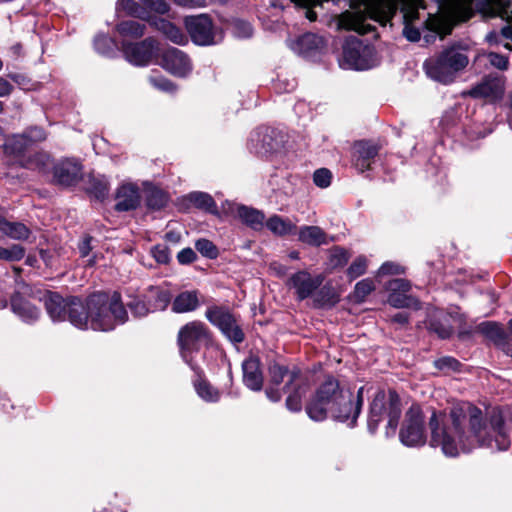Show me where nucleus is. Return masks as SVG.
Returning <instances> with one entry per match:
<instances>
[{"label":"nucleus","mask_w":512,"mask_h":512,"mask_svg":"<svg viewBox=\"0 0 512 512\" xmlns=\"http://www.w3.org/2000/svg\"><path fill=\"white\" fill-rule=\"evenodd\" d=\"M430 446L440 447L443 454L456 457L477 445L505 451L511 445L512 408H493L488 423L482 411L469 402L452 406L449 416L433 411L429 418Z\"/></svg>","instance_id":"f257e3e1"},{"label":"nucleus","mask_w":512,"mask_h":512,"mask_svg":"<svg viewBox=\"0 0 512 512\" xmlns=\"http://www.w3.org/2000/svg\"><path fill=\"white\" fill-rule=\"evenodd\" d=\"M44 302L47 313L54 322L68 319L80 329L110 331L127 320V311L118 292L111 296L103 292L94 293L85 303L77 297L65 299L58 293L49 292Z\"/></svg>","instance_id":"f03ea898"},{"label":"nucleus","mask_w":512,"mask_h":512,"mask_svg":"<svg viewBox=\"0 0 512 512\" xmlns=\"http://www.w3.org/2000/svg\"><path fill=\"white\" fill-rule=\"evenodd\" d=\"M356 386H319L306 406V412L313 421H323L328 415L339 422H348L353 427L363 403V387L355 392Z\"/></svg>","instance_id":"7ed1b4c3"},{"label":"nucleus","mask_w":512,"mask_h":512,"mask_svg":"<svg viewBox=\"0 0 512 512\" xmlns=\"http://www.w3.org/2000/svg\"><path fill=\"white\" fill-rule=\"evenodd\" d=\"M402 413V402L396 390L388 388H378L373 395L370 404L368 417V429L371 433H375L380 422L384 417L388 418L386 426V435L395 434L398 427L399 419Z\"/></svg>","instance_id":"20e7f679"},{"label":"nucleus","mask_w":512,"mask_h":512,"mask_svg":"<svg viewBox=\"0 0 512 512\" xmlns=\"http://www.w3.org/2000/svg\"><path fill=\"white\" fill-rule=\"evenodd\" d=\"M469 58L460 45H452L443 49L438 55L424 62L426 74L431 79L449 84L460 71L466 68Z\"/></svg>","instance_id":"39448f33"},{"label":"nucleus","mask_w":512,"mask_h":512,"mask_svg":"<svg viewBox=\"0 0 512 512\" xmlns=\"http://www.w3.org/2000/svg\"><path fill=\"white\" fill-rule=\"evenodd\" d=\"M339 63L344 69L368 70L376 65L374 48L357 38L347 39Z\"/></svg>","instance_id":"423d86ee"},{"label":"nucleus","mask_w":512,"mask_h":512,"mask_svg":"<svg viewBox=\"0 0 512 512\" xmlns=\"http://www.w3.org/2000/svg\"><path fill=\"white\" fill-rule=\"evenodd\" d=\"M361 1L363 2L364 9L354 12H344L340 17L339 24L346 30H353L359 34L364 35L374 30V27L366 22L367 19L382 21L384 15L380 10L376 0Z\"/></svg>","instance_id":"0eeeda50"},{"label":"nucleus","mask_w":512,"mask_h":512,"mask_svg":"<svg viewBox=\"0 0 512 512\" xmlns=\"http://www.w3.org/2000/svg\"><path fill=\"white\" fill-rule=\"evenodd\" d=\"M399 438L407 447H420L426 443L425 422L419 405H411L406 412Z\"/></svg>","instance_id":"6e6552de"},{"label":"nucleus","mask_w":512,"mask_h":512,"mask_svg":"<svg viewBox=\"0 0 512 512\" xmlns=\"http://www.w3.org/2000/svg\"><path fill=\"white\" fill-rule=\"evenodd\" d=\"M210 339L207 326L201 321H191L180 328L178 332V345L182 357L188 362L192 353L200 350L201 346Z\"/></svg>","instance_id":"1a4fd4ad"},{"label":"nucleus","mask_w":512,"mask_h":512,"mask_svg":"<svg viewBox=\"0 0 512 512\" xmlns=\"http://www.w3.org/2000/svg\"><path fill=\"white\" fill-rule=\"evenodd\" d=\"M206 319L216 326L230 341L241 343L245 335L235 316L225 306H210L205 312Z\"/></svg>","instance_id":"9d476101"},{"label":"nucleus","mask_w":512,"mask_h":512,"mask_svg":"<svg viewBox=\"0 0 512 512\" xmlns=\"http://www.w3.org/2000/svg\"><path fill=\"white\" fill-rule=\"evenodd\" d=\"M122 50L128 62L136 66H145L154 57L157 51V44L152 38H146L138 43L123 41Z\"/></svg>","instance_id":"9b49d317"},{"label":"nucleus","mask_w":512,"mask_h":512,"mask_svg":"<svg viewBox=\"0 0 512 512\" xmlns=\"http://www.w3.org/2000/svg\"><path fill=\"white\" fill-rule=\"evenodd\" d=\"M323 276H312L307 271H298L294 273L287 282V285L294 289L298 301H303L313 297L316 290L322 285Z\"/></svg>","instance_id":"f8f14e48"},{"label":"nucleus","mask_w":512,"mask_h":512,"mask_svg":"<svg viewBox=\"0 0 512 512\" xmlns=\"http://www.w3.org/2000/svg\"><path fill=\"white\" fill-rule=\"evenodd\" d=\"M185 26L196 44L209 45L213 43V25L207 15L188 16L185 18Z\"/></svg>","instance_id":"ddd939ff"},{"label":"nucleus","mask_w":512,"mask_h":512,"mask_svg":"<svg viewBox=\"0 0 512 512\" xmlns=\"http://www.w3.org/2000/svg\"><path fill=\"white\" fill-rule=\"evenodd\" d=\"M255 392L263 391L266 397L272 401L277 402L281 399L283 393H288L286 399V407L292 412H298L302 408V398L305 395V386H295L290 392L282 391L279 386H249Z\"/></svg>","instance_id":"4468645a"},{"label":"nucleus","mask_w":512,"mask_h":512,"mask_svg":"<svg viewBox=\"0 0 512 512\" xmlns=\"http://www.w3.org/2000/svg\"><path fill=\"white\" fill-rule=\"evenodd\" d=\"M250 145L257 154L267 155L276 152L282 141L278 139L275 130L268 127L256 129L250 136Z\"/></svg>","instance_id":"2eb2a0df"},{"label":"nucleus","mask_w":512,"mask_h":512,"mask_svg":"<svg viewBox=\"0 0 512 512\" xmlns=\"http://www.w3.org/2000/svg\"><path fill=\"white\" fill-rule=\"evenodd\" d=\"M162 66L165 70L178 77H186L192 71L189 57L178 48H168L164 51Z\"/></svg>","instance_id":"dca6fc26"},{"label":"nucleus","mask_w":512,"mask_h":512,"mask_svg":"<svg viewBox=\"0 0 512 512\" xmlns=\"http://www.w3.org/2000/svg\"><path fill=\"white\" fill-rule=\"evenodd\" d=\"M81 164L75 159H65L53 167L54 181L65 187L75 185L81 178Z\"/></svg>","instance_id":"f3484780"},{"label":"nucleus","mask_w":512,"mask_h":512,"mask_svg":"<svg viewBox=\"0 0 512 512\" xmlns=\"http://www.w3.org/2000/svg\"><path fill=\"white\" fill-rule=\"evenodd\" d=\"M380 147L372 141L361 140L353 147V164L355 168L363 173L371 168L375 157L379 153Z\"/></svg>","instance_id":"a211bd4d"},{"label":"nucleus","mask_w":512,"mask_h":512,"mask_svg":"<svg viewBox=\"0 0 512 512\" xmlns=\"http://www.w3.org/2000/svg\"><path fill=\"white\" fill-rule=\"evenodd\" d=\"M140 198V191L136 184L124 183L116 191L115 210L118 212L135 210L140 205Z\"/></svg>","instance_id":"6ab92c4d"},{"label":"nucleus","mask_w":512,"mask_h":512,"mask_svg":"<svg viewBox=\"0 0 512 512\" xmlns=\"http://www.w3.org/2000/svg\"><path fill=\"white\" fill-rule=\"evenodd\" d=\"M476 331L491 341L502 352L511 343L509 333L503 325L495 321H484L477 325Z\"/></svg>","instance_id":"aec40b11"},{"label":"nucleus","mask_w":512,"mask_h":512,"mask_svg":"<svg viewBox=\"0 0 512 512\" xmlns=\"http://www.w3.org/2000/svg\"><path fill=\"white\" fill-rule=\"evenodd\" d=\"M288 46L295 53L310 57L325 47V41L317 34L306 33L295 40H289Z\"/></svg>","instance_id":"412c9836"},{"label":"nucleus","mask_w":512,"mask_h":512,"mask_svg":"<svg viewBox=\"0 0 512 512\" xmlns=\"http://www.w3.org/2000/svg\"><path fill=\"white\" fill-rule=\"evenodd\" d=\"M229 211L255 231L261 230L264 226L265 214L256 208L234 203L230 204Z\"/></svg>","instance_id":"4be33fe9"},{"label":"nucleus","mask_w":512,"mask_h":512,"mask_svg":"<svg viewBox=\"0 0 512 512\" xmlns=\"http://www.w3.org/2000/svg\"><path fill=\"white\" fill-rule=\"evenodd\" d=\"M11 309L27 323L35 322L41 315L40 309L19 293L14 294L11 298Z\"/></svg>","instance_id":"5701e85b"},{"label":"nucleus","mask_w":512,"mask_h":512,"mask_svg":"<svg viewBox=\"0 0 512 512\" xmlns=\"http://www.w3.org/2000/svg\"><path fill=\"white\" fill-rule=\"evenodd\" d=\"M200 297L198 290L182 291L172 301L171 309L179 314L195 311L201 304Z\"/></svg>","instance_id":"b1692460"},{"label":"nucleus","mask_w":512,"mask_h":512,"mask_svg":"<svg viewBox=\"0 0 512 512\" xmlns=\"http://www.w3.org/2000/svg\"><path fill=\"white\" fill-rule=\"evenodd\" d=\"M152 312L163 311L171 303L172 294L169 289L161 286H151L145 294Z\"/></svg>","instance_id":"393cba45"},{"label":"nucleus","mask_w":512,"mask_h":512,"mask_svg":"<svg viewBox=\"0 0 512 512\" xmlns=\"http://www.w3.org/2000/svg\"><path fill=\"white\" fill-rule=\"evenodd\" d=\"M299 240L310 246H321L327 244V235L318 226H302L298 232Z\"/></svg>","instance_id":"a878e982"},{"label":"nucleus","mask_w":512,"mask_h":512,"mask_svg":"<svg viewBox=\"0 0 512 512\" xmlns=\"http://www.w3.org/2000/svg\"><path fill=\"white\" fill-rule=\"evenodd\" d=\"M502 94V88L497 80L485 79L470 91L475 98H497Z\"/></svg>","instance_id":"bb28decb"},{"label":"nucleus","mask_w":512,"mask_h":512,"mask_svg":"<svg viewBox=\"0 0 512 512\" xmlns=\"http://www.w3.org/2000/svg\"><path fill=\"white\" fill-rule=\"evenodd\" d=\"M152 24L157 30L161 31L172 42L182 45L186 43L187 38L180 28L173 23L163 19H155Z\"/></svg>","instance_id":"cd10ccee"},{"label":"nucleus","mask_w":512,"mask_h":512,"mask_svg":"<svg viewBox=\"0 0 512 512\" xmlns=\"http://www.w3.org/2000/svg\"><path fill=\"white\" fill-rule=\"evenodd\" d=\"M0 231L14 240H26L31 233L24 224L11 222L3 217H0Z\"/></svg>","instance_id":"c85d7f7f"},{"label":"nucleus","mask_w":512,"mask_h":512,"mask_svg":"<svg viewBox=\"0 0 512 512\" xmlns=\"http://www.w3.org/2000/svg\"><path fill=\"white\" fill-rule=\"evenodd\" d=\"M243 379L247 384H261L262 373L258 357L250 356L242 363Z\"/></svg>","instance_id":"c756f323"},{"label":"nucleus","mask_w":512,"mask_h":512,"mask_svg":"<svg viewBox=\"0 0 512 512\" xmlns=\"http://www.w3.org/2000/svg\"><path fill=\"white\" fill-rule=\"evenodd\" d=\"M269 373L273 384H280L284 382L286 377L288 378L286 384H292L297 380L299 371H290L284 364L273 362L269 366Z\"/></svg>","instance_id":"7c9ffc66"},{"label":"nucleus","mask_w":512,"mask_h":512,"mask_svg":"<svg viewBox=\"0 0 512 512\" xmlns=\"http://www.w3.org/2000/svg\"><path fill=\"white\" fill-rule=\"evenodd\" d=\"M266 227L275 235L285 236L292 234L296 230V225L289 219L282 218L278 215L271 216L266 221Z\"/></svg>","instance_id":"2f4dec72"},{"label":"nucleus","mask_w":512,"mask_h":512,"mask_svg":"<svg viewBox=\"0 0 512 512\" xmlns=\"http://www.w3.org/2000/svg\"><path fill=\"white\" fill-rule=\"evenodd\" d=\"M145 200L148 208L160 210L168 203V195L158 187L150 186L145 190Z\"/></svg>","instance_id":"473e14b6"},{"label":"nucleus","mask_w":512,"mask_h":512,"mask_svg":"<svg viewBox=\"0 0 512 512\" xmlns=\"http://www.w3.org/2000/svg\"><path fill=\"white\" fill-rule=\"evenodd\" d=\"M116 30L124 38L137 39L144 35L145 25L136 20H127L118 23Z\"/></svg>","instance_id":"72a5a7b5"},{"label":"nucleus","mask_w":512,"mask_h":512,"mask_svg":"<svg viewBox=\"0 0 512 512\" xmlns=\"http://www.w3.org/2000/svg\"><path fill=\"white\" fill-rule=\"evenodd\" d=\"M313 302L318 308L332 307L338 302V296L332 287L325 285L315 291Z\"/></svg>","instance_id":"f704fd0d"},{"label":"nucleus","mask_w":512,"mask_h":512,"mask_svg":"<svg viewBox=\"0 0 512 512\" xmlns=\"http://www.w3.org/2000/svg\"><path fill=\"white\" fill-rule=\"evenodd\" d=\"M87 192L97 200H104L109 193V183L103 176L91 177L87 186Z\"/></svg>","instance_id":"c9c22d12"},{"label":"nucleus","mask_w":512,"mask_h":512,"mask_svg":"<svg viewBox=\"0 0 512 512\" xmlns=\"http://www.w3.org/2000/svg\"><path fill=\"white\" fill-rule=\"evenodd\" d=\"M188 200L199 209H203L210 213L216 212V203L208 193L192 192L188 195Z\"/></svg>","instance_id":"e433bc0d"},{"label":"nucleus","mask_w":512,"mask_h":512,"mask_svg":"<svg viewBox=\"0 0 512 512\" xmlns=\"http://www.w3.org/2000/svg\"><path fill=\"white\" fill-rule=\"evenodd\" d=\"M387 301L394 308H420L419 301L407 293H389Z\"/></svg>","instance_id":"4c0bfd02"},{"label":"nucleus","mask_w":512,"mask_h":512,"mask_svg":"<svg viewBox=\"0 0 512 512\" xmlns=\"http://www.w3.org/2000/svg\"><path fill=\"white\" fill-rule=\"evenodd\" d=\"M30 146L24 133L16 134L10 137L4 144L5 153L10 155H20Z\"/></svg>","instance_id":"58836bf2"},{"label":"nucleus","mask_w":512,"mask_h":512,"mask_svg":"<svg viewBox=\"0 0 512 512\" xmlns=\"http://www.w3.org/2000/svg\"><path fill=\"white\" fill-rule=\"evenodd\" d=\"M95 50L106 57H112L117 50V43L109 36L100 34L94 39Z\"/></svg>","instance_id":"ea45409f"},{"label":"nucleus","mask_w":512,"mask_h":512,"mask_svg":"<svg viewBox=\"0 0 512 512\" xmlns=\"http://www.w3.org/2000/svg\"><path fill=\"white\" fill-rule=\"evenodd\" d=\"M429 329L442 339L449 338L453 333V327L449 324L447 316L431 320L429 322Z\"/></svg>","instance_id":"a19ab883"},{"label":"nucleus","mask_w":512,"mask_h":512,"mask_svg":"<svg viewBox=\"0 0 512 512\" xmlns=\"http://www.w3.org/2000/svg\"><path fill=\"white\" fill-rule=\"evenodd\" d=\"M25 255V249L18 244L5 248L0 246V259L6 261H19Z\"/></svg>","instance_id":"79ce46f5"},{"label":"nucleus","mask_w":512,"mask_h":512,"mask_svg":"<svg viewBox=\"0 0 512 512\" xmlns=\"http://www.w3.org/2000/svg\"><path fill=\"white\" fill-rule=\"evenodd\" d=\"M127 306L136 317H143L152 312L147 300H142L138 297H134L128 301Z\"/></svg>","instance_id":"37998d69"},{"label":"nucleus","mask_w":512,"mask_h":512,"mask_svg":"<svg viewBox=\"0 0 512 512\" xmlns=\"http://www.w3.org/2000/svg\"><path fill=\"white\" fill-rule=\"evenodd\" d=\"M367 269V259L364 256L357 257L347 269V275L350 279H356L363 275Z\"/></svg>","instance_id":"c03bdc74"},{"label":"nucleus","mask_w":512,"mask_h":512,"mask_svg":"<svg viewBox=\"0 0 512 512\" xmlns=\"http://www.w3.org/2000/svg\"><path fill=\"white\" fill-rule=\"evenodd\" d=\"M197 395L206 402L219 400L221 392L215 386H195Z\"/></svg>","instance_id":"a18cd8bd"},{"label":"nucleus","mask_w":512,"mask_h":512,"mask_svg":"<svg viewBox=\"0 0 512 512\" xmlns=\"http://www.w3.org/2000/svg\"><path fill=\"white\" fill-rule=\"evenodd\" d=\"M195 248L203 256L208 257L210 259L216 258L218 255L216 246L208 239L202 238L197 240L195 243Z\"/></svg>","instance_id":"49530a36"},{"label":"nucleus","mask_w":512,"mask_h":512,"mask_svg":"<svg viewBox=\"0 0 512 512\" xmlns=\"http://www.w3.org/2000/svg\"><path fill=\"white\" fill-rule=\"evenodd\" d=\"M374 289L375 286L371 279H363L355 285V297L363 301Z\"/></svg>","instance_id":"de8ad7c7"},{"label":"nucleus","mask_w":512,"mask_h":512,"mask_svg":"<svg viewBox=\"0 0 512 512\" xmlns=\"http://www.w3.org/2000/svg\"><path fill=\"white\" fill-rule=\"evenodd\" d=\"M332 173L327 168L317 169L313 174V182L317 187L327 188L330 186Z\"/></svg>","instance_id":"09e8293b"},{"label":"nucleus","mask_w":512,"mask_h":512,"mask_svg":"<svg viewBox=\"0 0 512 512\" xmlns=\"http://www.w3.org/2000/svg\"><path fill=\"white\" fill-rule=\"evenodd\" d=\"M410 289L411 283L403 278L392 279L386 284V290L389 293H408Z\"/></svg>","instance_id":"8fccbe9b"},{"label":"nucleus","mask_w":512,"mask_h":512,"mask_svg":"<svg viewBox=\"0 0 512 512\" xmlns=\"http://www.w3.org/2000/svg\"><path fill=\"white\" fill-rule=\"evenodd\" d=\"M23 133L30 145L37 142H42L47 138V133L42 127L39 126L29 127Z\"/></svg>","instance_id":"3c124183"},{"label":"nucleus","mask_w":512,"mask_h":512,"mask_svg":"<svg viewBox=\"0 0 512 512\" xmlns=\"http://www.w3.org/2000/svg\"><path fill=\"white\" fill-rule=\"evenodd\" d=\"M117 9L126 12L128 15L141 17V8L134 0H118Z\"/></svg>","instance_id":"603ef678"},{"label":"nucleus","mask_w":512,"mask_h":512,"mask_svg":"<svg viewBox=\"0 0 512 512\" xmlns=\"http://www.w3.org/2000/svg\"><path fill=\"white\" fill-rule=\"evenodd\" d=\"M149 82L155 88L164 92H174L176 90L174 84L162 76L151 75L149 76Z\"/></svg>","instance_id":"864d4df0"},{"label":"nucleus","mask_w":512,"mask_h":512,"mask_svg":"<svg viewBox=\"0 0 512 512\" xmlns=\"http://www.w3.org/2000/svg\"><path fill=\"white\" fill-rule=\"evenodd\" d=\"M439 370L449 372L459 370L460 363L453 357H442L434 362Z\"/></svg>","instance_id":"5fc2aeb1"},{"label":"nucleus","mask_w":512,"mask_h":512,"mask_svg":"<svg viewBox=\"0 0 512 512\" xmlns=\"http://www.w3.org/2000/svg\"><path fill=\"white\" fill-rule=\"evenodd\" d=\"M405 273V268L394 262H385L378 270L379 276L384 275H400Z\"/></svg>","instance_id":"6e6d98bb"},{"label":"nucleus","mask_w":512,"mask_h":512,"mask_svg":"<svg viewBox=\"0 0 512 512\" xmlns=\"http://www.w3.org/2000/svg\"><path fill=\"white\" fill-rule=\"evenodd\" d=\"M154 259L160 264H167L170 261V251L165 245H156L152 249Z\"/></svg>","instance_id":"4d7b16f0"},{"label":"nucleus","mask_w":512,"mask_h":512,"mask_svg":"<svg viewBox=\"0 0 512 512\" xmlns=\"http://www.w3.org/2000/svg\"><path fill=\"white\" fill-rule=\"evenodd\" d=\"M143 4L158 14H165L169 11V5L164 0H140Z\"/></svg>","instance_id":"13d9d810"},{"label":"nucleus","mask_w":512,"mask_h":512,"mask_svg":"<svg viewBox=\"0 0 512 512\" xmlns=\"http://www.w3.org/2000/svg\"><path fill=\"white\" fill-rule=\"evenodd\" d=\"M489 63L499 70H506L508 68V57L499 53L490 52L487 55Z\"/></svg>","instance_id":"bf43d9fd"},{"label":"nucleus","mask_w":512,"mask_h":512,"mask_svg":"<svg viewBox=\"0 0 512 512\" xmlns=\"http://www.w3.org/2000/svg\"><path fill=\"white\" fill-rule=\"evenodd\" d=\"M234 33L238 36V37H242V38H248L252 35L253 33V29H252V26L250 25V23L248 22H245V21H236L234 23Z\"/></svg>","instance_id":"052dcab7"},{"label":"nucleus","mask_w":512,"mask_h":512,"mask_svg":"<svg viewBox=\"0 0 512 512\" xmlns=\"http://www.w3.org/2000/svg\"><path fill=\"white\" fill-rule=\"evenodd\" d=\"M197 259L195 251L191 248H184L177 254V260L180 264L187 265Z\"/></svg>","instance_id":"680f3d73"},{"label":"nucleus","mask_w":512,"mask_h":512,"mask_svg":"<svg viewBox=\"0 0 512 512\" xmlns=\"http://www.w3.org/2000/svg\"><path fill=\"white\" fill-rule=\"evenodd\" d=\"M8 77L16 83L21 89H26L30 80L24 74L10 73Z\"/></svg>","instance_id":"e2e57ef3"},{"label":"nucleus","mask_w":512,"mask_h":512,"mask_svg":"<svg viewBox=\"0 0 512 512\" xmlns=\"http://www.w3.org/2000/svg\"><path fill=\"white\" fill-rule=\"evenodd\" d=\"M403 34L411 42H417L421 37L420 31L417 28L408 25L404 27Z\"/></svg>","instance_id":"0e129e2a"},{"label":"nucleus","mask_w":512,"mask_h":512,"mask_svg":"<svg viewBox=\"0 0 512 512\" xmlns=\"http://www.w3.org/2000/svg\"><path fill=\"white\" fill-rule=\"evenodd\" d=\"M13 90V85L7 79L0 77V98L9 97Z\"/></svg>","instance_id":"69168bd1"},{"label":"nucleus","mask_w":512,"mask_h":512,"mask_svg":"<svg viewBox=\"0 0 512 512\" xmlns=\"http://www.w3.org/2000/svg\"><path fill=\"white\" fill-rule=\"evenodd\" d=\"M486 41L490 45H500L502 44V33L501 30H492L489 33H487L485 37Z\"/></svg>","instance_id":"338daca9"},{"label":"nucleus","mask_w":512,"mask_h":512,"mask_svg":"<svg viewBox=\"0 0 512 512\" xmlns=\"http://www.w3.org/2000/svg\"><path fill=\"white\" fill-rule=\"evenodd\" d=\"M91 240L92 237L86 236L84 239L79 243L78 249L81 257H86L89 255L92 247H91Z\"/></svg>","instance_id":"774afa93"}]
</instances>
